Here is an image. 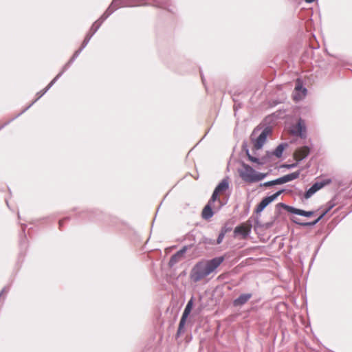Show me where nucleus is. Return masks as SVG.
Segmentation results:
<instances>
[{
    "instance_id": "nucleus-51",
    "label": "nucleus",
    "mask_w": 352,
    "mask_h": 352,
    "mask_svg": "<svg viewBox=\"0 0 352 352\" xmlns=\"http://www.w3.org/2000/svg\"><path fill=\"white\" fill-rule=\"evenodd\" d=\"M6 204H7V206H9V204H8V200H6Z\"/></svg>"
},
{
    "instance_id": "nucleus-12",
    "label": "nucleus",
    "mask_w": 352,
    "mask_h": 352,
    "mask_svg": "<svg viewBox=\"0 0 352 352\" xmlns=\"http://www.w3.org/2000/svg\"><path fill=\"white\" fill-rule=\"evenodd\" d=\"M212 206L213 205L207 203L204 206L201 213V217L204 219L208 220L213 217L214 212L212 210Z\"/></svg>"
},
{
    "instance_id": "nucleus-9",
    "label": "nucleus",
    "mask_w": 352,
    "mask_h": 352,
    "mask_svg": "<svg viewBox=\"0 0 352 352\" xmlns=\"http://www.w3.org/2000/svg\"><path fill=\"white\" fill-rule=\"evenodd\" d=\"M300 174V170H297L296 172H293L290 174L285 175L283 177L277 178V182L278 185L287 183L290 181H293L299 177Z\"/></svg>"
},
{
    "instance_id": "nucleus-40",
    "label": "nucleus",
    "mask_w": 352,
    "mask_h": 352,
    "mask_svg": "<svg viewBox=\"0 0 352 352\" xmlns=\"http://www.w3.org/2000/svg\"><path fill=\"white\" fill-rule=\"evenodd\" d=\"M226 234H225L224 232L220 231L219 234V236L217 237V239L216 241V244H221L225 237V235Z\"/></svg>"
},
{
    "instance_id": "nucleus-32",
    "label": "nucleus",
    "mask_w": 352,
    "mask_h": 352,
    "mask_svg": "<svg viewBox=\"0 0 352 352\" xmlns=\"http://www.w3.org/2000/svg\"><path fill=\"white\" fill-rule=\"evenodd\" d=\"M315 213V211L310 210V211H305L304 210H300V216L305 217H310L313 216Z\"/></svg>"
},
{
    "instance_id": "nucleus-24",
    "label": "nucleus",
    "mask_w": 352,
    "mask_h": 352,
    "mask_svg": "<svg viewBox=\"0 0 352 352\" xmlns=\"http://www.w3.org/2000/svg\"><path fill=\"white\" fill-rule=\"evenodd\" d=\"M218 196H219V193L214 190L213 192H212V196L210 197V199H209V201L208 202V204L213 205L214 203L217 201L219 203V204H220L219 207L218 208L217 210H219L221 208V206H222V204H221V200L218 198Z\"/></svg>"
},
{
    "instance_id": "nucleus-48",
    "label": "nucleus",
    "mask_w": 352,
    "mask_h": 352,
    "mask_svg": "<svg viewBox=\"0 0 352 352\" xmlns=\"http://www.w3.org/2000/svg\"><path fill=\"white\" fill-rule=\"evenodd\" d=\"M186 237H187V238H190V237H193V236H192V234H188L186 235Z\"/></svg>"
},
{
    "instance_id": "nucleus-19",
    "label": "nucleus",
    "mask_w": 352,
    "mask_h": 352,
    "mask_svg": "<svg viewBox=\"0 0 352 352\" xmlns=\"http://www.w3.org/2000/svg\"><path fill=\"white\" fill-rule=\"evenodd\" d=\"M82 51V50L79 48L78 50H76L74 52V54H73L72 58L69 59V60L63 66L64 70H67L70 67V66L75 61V60L78 57V56L80 55V54L81 53Z\"/></svg>"
},
{
    "instance_id": "nucleus-30",
    "label": "nucleus",
    "mask_w": 352,
    "mask_h": 352,
    "mask_svg": "<svg viewBox=\"0 0 352 352\" xmlns=\"http://www.w3.org/2000/svg\"><path fill=\"white\" fill-rule=\"evenodd\" d=\"M155 3L156 6L166 9L167 8V2L166 0H153Z\"/></svg>"
},
{
    "instance_id": "nucleus-8",
    "label": "nucleus",
    "mask_w": 352,
    "mask_h": 352,
    "mask_svg": "<svg viewBox=\"0 0 352 352\" xmlns=\"http://www.w3.org/2000/svg\"><path fill=\"white\" fill-rule=\"evenodd\" d=\"M252 224L247 228H245L243 225H240L236 226L234 230V236H236L240 234L242 236L243 239H246L251 232Z\"/></svg>"
},
{
    "instance_id": "nucleus-35",
    "label": "nucleus",
    "mask_w": 352,
    "mask_h": 352,
    "mask_svg": "<svg viewBox=\"0 0 352 352\" xmlns=\"http://www.w3.org/2000/svg\"><path fill=\"white\" fill-rule=\"evenodd\" d=\"M116 10V8L113 6V2L109 6L107 10L104 12L108 17L113 14V12Z\"/></svg>"
},
{
    "instance_id": "nucleus-7",
    "label": "nucleus",
    "mask_w": 352,
    "mask_h": 352,
    "mask_svg": "<svg viewBox=\"0 0 352 352\" xmlns=\"http://www.w3.org/2000/svg\"><path fill=\"white\" fill-rule=\"evenodd\" d=\"M48 91V89L45 87L44 89H43L42 91L38 92L36 94V96H37V98L31 103L27 107H25L23 111H21L19 113H18L16 116H15L14 118H11L10 120H9L8 121H7L6 122H5L3 124H2L1 126H0V131L3 129L6 126H7L8 124H9L11 122H12L13 120H14L16 118H17L18 117H19L21 115H22L23 113H25L28 109H30L38 99H40L47 91Z\"/></svg>"
},
{
    "instance_id": "nucleus-27",
    "label": "nucleus",
    "mask_w": 352,
    "mask_h": 352,
    "mask_svg": "<svg viewBox=\"0 0 352 352\" xmlns=\"http://www.w3.org/2000/svg\"><path fill=\"white\" fill-rule=\"evenodd\" d=\"M100 24L98 23L97 21H95L94 23L91 27L89 32L87 33L88 35H91V37L96 34V32L98 31V30L100 27Z\"/></svg>"
},
{
    "instance_id": "nucleus-5",
    "label": "nucleus",
    "mask_w": 352,
    "mask_h": 352,
    "mask_svg": "<svg viewBox=\"0 0 352 352\" xmlns=\"http://www.w3.org/2000/svg\"><path fill=\"white\" fill-rule=\"evenodd\" d=\"M331 182V179H325L320 182H315L308 190H307L304 194V197L306 199H309L317 191L320 190L324 186L329 184Z\"/></svg>"
},
{
    "instance_id": "nucleus-15",
    "label": "nucleus",
    "mask_w": 352,
    "mask_h": 352,
    "mask_svg": "<svg viewBox=\"0 0 352 352\" xmlns=\"http://www.w3.org/2000/svg\"><path fill=\"white\" fill-rule=\"evenodd\" d=\"M229 188V180L228 178H224L221 180V182L216 186L214 188V191L218 192L219 194L226 190Z\"/></svg>"
},
{
    "instance_id": "nucleus-46",
    "label": "nucleus",
    "mask_w": 352,
    "mask_h": 352,
    "mask_svg": "<svg viewBox=\"0 0 352 352\" xmlns=\"http://www.w3.org/2000/svg\"><path fill=\"white\" fill-rule=\"evenodd\" d=\"M272 222H271V223H267L265 224V226H266V228H270V227L272 226Z\"/></svg>"
},
{
    "instance_id": "nucleus-28",
    "label": "nucleus",
    "mask_w": 352,
    "mask_h": 352,
    "mask_svg": "<svg viewBox=\"0 0 352 352\" xmlns=\"http://www.w3.org/2000/svg\"><path fill=\"white\" fill-rule=\"evenodd\" d=\"M194 246V243H190L189 245H186L183 246V248L177 251L176 253L180 256L183 257V255L188 250L191 249Z\"/></svg>"
},
{
    "instance_id": "nucleus-18",
    "label": "nucleus",
    "mask_w": 352,
    "mask_h": 352,
    "mask_svg": "<svg viewBox=\"0 0 352 352\" xmlns=\"http://www.w3.org/2000/svg\"><path fill=\"white\" fill-rule=\"evenodd\" d=\"M188 318H186V317H184V316H182L181 319H180V321H179V327H178V329H177V337H179L181 336L182 335H183L185 332V324H186V320H187Z\"/></svg>"
},
{
    "instance_id": "nucleus-6",
    "label": "nucleus",
    "mask_w": 352,
    "mask_h": 352,
    "mask_svg": "<svg viewBox=\"0 0 352 352\" xmlns=\"http://www.w3.org/2000/svg\"><path fill=\"white\" fill-rule=\"evenodd\" d=\"M224 259L223 256H217L204 262L206 269L208 274L214 272V270L223 262Z\"/></svg>"
},
{
    "instance_id": "nucleus-11",
    "label": "nucleus",
    "mask_w": 352,
    "mask_h": 352,
    "mask_svg": "<svg viewBox=\"0 0 352 352\" xmlns=\"http://www.w3.org/2000/svg\"><path fill=\"white\" fill-rule=\"evenodd\" d=\"M292 133L300 138H305L307 137L306 126L301 119L298 120L296 129L292 131Z\"/></svg>"
},
{
    "instance_id": "nucleus-38",
    "label": "nucleus",
    "mask_w": 352,
    "mask_h": 352,
    "mask_svg": "<svg viewBox=\"0 0 352 352\" xmlns=\"http://www.w3.org/2000/svg\"><path fill=\"white\" fill-rule=\"evenodd\" d=\"M299 163H300V162H298V160H297L296 162H295V163H293L291 164H284L281 166V167L286 168L287 169H292V168H296V166H298Z\"/></svg>"
},
{
    "instance_id": "nucleus-2",
    "label": "nucleus",
    "mask_w": 352,
    "mask_h": 352,
    "mask_svg": "<svg viewBox=\"0 0 352 352\" xmlns=\"http://www.w3.org/2000/svg\"><path fill=\"white\" fill-rule=\"evenodd\" d=\"M258 130L259 129L257 128L254 129L251 135V140L252 141L254 147L256 150H259L263 146V144L267 140V135H270L272 131V127L270 126H266L263 129L261 134L256 138H254L253 136Z\"/></svg>"
},
{
    "instance_id": "nucleus-37",
    "label": "nucleus",
    "mask_w": 352,
    "mask_h": 352,
    "mask_svg": "<svg viewBox=\"0 0 352 352\" xmlns=\"http://www.w3.org/2000/svg\"><path fill=\"white\" fill-rule=\"evenodd\" d=\"M232 230V226L229 223H225V225L221 228V231L224 232L225 234L230 232Z\"/></svg>"
},
{
    "instance_id": "nucleus-43",
    "label": "nucleus",
    "mask_w": 352,
    "mask_h": 352,
    "mask_svg": "<svg viewBox=\"0 0 352 352\" xmlns=\"http://www.w3.org/2000/svg\"><path fill=\"white\" fill-rule=\"evenodd\" d=\"M263 226L261 224L258 219L257 218L256 219H255V221H254V227L255 228H258V227H262Z\"/></svg>"
},
{
    "instance_id": "nucleus-16",
    "label": "nucleus",
    "mask_w": 352,
    "mask_h": 352,
    "mask_svg": "<svg viewBox=\"0 0 352 352\" xmlns=\"http://www.w3.org/2000/svg\"><path fill=\"white\" fill-rule=\"evenodd\" d=\"M278 208H283L285 209L288 212L294 214L300 215V209L296 208L294 206H288L284 203H279L277 204Z\"/></svg>"
},
{
    "instance_id": "nucleus-31",
    "label": "nucleus",
    "mask_w": 352,
    "mask_h": 352,
    "mask_svg": "<svg viewBox=\"0 0 352 352\" xmlns=\"http://www.w3.org/2000/svg\"><path fill=\"white\" fill-rule=\"evenodd\" d=\"M274 185H278L276 179L260 184V186H265V187H270V186H272Z\"/></svg>"
},
{
    "instance_id": "nucleus-45",
    "label": "nucleus",
    "mask_w": 352,
    "mask_h": 352,
    "mask_svg": "<svg viewBox=\"0 0 352 352\" xmlns=\"http://www.w3.org/2000/svg\"><path fill=\"white\" fill-rule=\"evenodd\" d=\"M68 219V218H66L65 219H62V220H60L58 223H59V227L60 228L63 226V222L65 221V220H67Z\"/></svg>"
},
{
    "instance_id": "nucleus-33",
    "label": "nucleus",
    "mask_w": 352,
    "mask_h": 352,
    "mask_svg": "<svg viewBox=\"0 0 352 352\" xmlns=\"http://www.w3.org/2000/svg\"><path fill=\"white\" fill-rule=\"evenodd\" d=\"M116 10V8L113 6V2L109 6L107 10L104 12L108 17L113 14V12Z\"/></svg>"
},
{
    "instance_id": "nucleus-14",
    "label": "nucleus",
    "mask_w": 352,
    "mask_h": 352,
    "mask_svg": "<svg viewBox=\"0 0 352 352\" xmlns=\"http://www.w3.org/2000/svg\"><path fill=\"white\" fill-rule=\"evenodd\" d=\"M310 153V148L308 146H303L298 148L297 151L296 155H298V162H301L304 159H305Z\"/></svg>"
},
{
    "instance_id": "nucleus-49",
    "label": "nucleus",
    "mask_w": 352,
    "mask_h": 352,
    "mask_svg": "<svg viewBox=\"0 0 352 352\" xmlns=\"http://www.w3.org/2000/svg\"><path fill=\"white\" fill-rule=\"evenodd\" d=\"M303 91H304L305 93H306V92H307V89H306L305 87H304V88H303Z\"/></svg>"
},
{
    "instance_id": "nucleus-10",
    "label": "nucleus",
    "mask_w": 352,
    "mask_h": 352,
    "mask_svg": "<svg viewBox=\"0 0 352 352\" xmlns=\"http://www.w3.org/2000/svg\"><path fill=\"white\" fill-rule=\"evenodd\" d=\"M252 296L251 293L241 294L238 298H235L233 302L234 307H241L244 305Z\"/></svg>"
},
{
    "instance_id": "nucleus-25",
    "label": "nucleus",
    "mask_w": 352,
    "mask_h": 352,
    "mask_svg": "<svg viewBox=\"0 0 352 352\" xmlns=\"http://www.w3.org/2000/svg\"><path fill=\"white\" fill-rule=\"evenodd\" d=\"M181 259H182V257H180L177 253H175L170 258V260H169V262H168L169 267H173Z\"/></svg>"
},
{
    "instance_id": "nucleus-36",
    "label": "nucleus",
    "mask_w": 352,
    "mask_h": 352,
    "mask_svg": "<svg viewBox=\"0 0 352 352\" xmlns=\"http://www.w3.org/2000/svg\"><path fill=\"white\" fill-rule=\"evenodd\" d=\"M91 38H92L91 35L87 34L84 41H82V45L80 48L83 50V49L85 48V47L89 43V42Z\"/></svg>"
},
{
    "instance_id": "nucleus-44",
    "label": "nucleus",
    "mask_w": 352,
    "mask_h": 352,
    "mask_svg": "<svg viewBox=\"0 0 352 352\" xmlns=\"http://www.w3.org/2000/svg\"><path fill=\"white\" fill-rule=\"evenodd\" d=\"M9 290V287H4L2 290L0 292V297L4 292H7Z\"/></svg>"
},
{
    "instance_id": "nucleus-29",
    "label": "nucleus",
    "mask_w": 352,
    "mask_h": 352,
    "mask_svg": "<svg viewBox=\"0 0 352 352\" xmlns=\"http://www.w3.org/2000/svg\"><path fill=\"white\" fill-rule=\"evenodd\" d=\"M26 227V225L23 224L22 225V232H23V236H21L19 244L21 246H25V240H26V236L25 234V228Z\"/></svg>"
},
{
    "instance_id": "nucleus-41",
    "label": "nucleus",
    "mask_w": 352,
    "mask_h": 352,
    "mask_svg": "<svg viewBox=\"0 0 352 352\" xmlns=\"http://www.w3.org/2000/svg\"><path fill=\"white\" fill-rule=\"evenodd\" d=\"M233 100L234 102V111L236 112L239 108L241 107V103L239 102L237 100H236L234 98H233Z\"/></svg>"
},
{
    "instance_id": "nucleus-22",
    "label": "nucleus",
    "mask_w": 352,
    "mask_h": 352,
    "mask_svg": "<svg viewBox=\"0 0 352 352\" xmlns=\"http://www.w3.org/2000/svg\"><path fill=\"white\" fill-rule=\"evenodd\" d=\"M292 221L294 223L298 224L299 226H301L302 227H308V226H311H311H316L320 221V220H319L318 218H317L314 221H310V222H300V221H298L296 219H292Z\"/></svg>"
},
{
    "instance_id": "nucleus-42",
    "label": "nucleus",
    "mask_w": 352,
    "mask_h": 352,
    "mask_svg": "<svg viewBox=\"0 0 352 352\" xmlns=\"http://www.w3.org/2000/svg\"><path fill=\"white\" fill-rule=\"evenodd\" d=\"M108 18V16L103 13V14L96 21L100 25Z\"/></svg>"
},
{
    "instance_id": "nucleus-50",
    "label": "nucleus",
    "mask_w": 352,
    "mask_h": 352,
    "mask_svg": "<svg viewBox=\"0 0 352 352\" xmlns=\"http://www.w3.org/2000/svg\"><path fill=\"white\" fill-rule=\"evenodd\" d=\"M300 88H302V86H298V87H296V89H300Z\"/></svg>"
},
{
    "instance_id": "nucleus-1",
    "label": "nucleus",
    "mask_w": 352,
    "mask_h": 352,
    "mask_svg": "<svg viewBox=\"0 0 352 352\" xmlns=\"http://www.w3.org/2000/svg\"><path fill=\"white\" fill-rule=\"evenodd\" d=\"M240 164L242 168H239L238 173L240 177L245 182L253 183L259 182L265 179L267 175V173H256L251 166L245 164L244 162H241Z\"/></svg>"
},
{
    "instance_id": "nucleus-52",
    "label": "nucleus",
    "mask_w": 352,
    "mask_h": 352,
    "mask_svg": "<svg viewBox=\"0 0 352 352\" xmlns=\"http://www.w3.org/2000/svg\"><path fill=\"white\" fill-rule=\"evenodd\" d=\"M201 80H202V81H203V82L204 81V77H203V76H202V75H201Z\"/></svg>"
},
{
    "instance_id": "nucleus-23",
    "label": "nucleus",
    "mask_w": 352,
    "mask_h": 352,
    "mask_svg": "<svg viewBox=\"0 0 352 352\" xmlns=\"http://www.w3.org/2000/svg\"><path fill=\"white\" fill-rule=\"evenodd\" d=\"M193 305V297H192L188 302L182 316L188 318L192 310Z\"/></svg>"
},
{
    "instance_id": "nucleus-26",
    "label": "nucleus",
    "mask_w": 352,
    "mask_h": 352,
    "mask_svg": "<svg viewBox=\"0 0 352 352\" xmlns=\"http://www.w3.org/2000/svg\"><path fill=\"white\" fill-rule=\"evenodd\" d=\"M66 71L67 70H64V67H63L61 72L58 75H56V76L49 83L46 88L49 90Z\"/></svg>"
},
{
    "instance_id": "nucleus-4",
    "label": "nucleus",
    "mask_w": 352,
    "mask_h": 352,
    "mask_svg": "<svg viewBox=\"0 0 352 352\" xmlns=\"http://www.w3.org/2000/svg\"><path fill=\"white\" fill-rule=\"evenodd\" d=\"M285 191V189H280L276 192L274 193L273 195L264 197L261 200V201L257 205L255 209V212L261 213V212H263L270 204H271L272 201L276 199L277 197Z\"/></svg>"
},
{
    "instance_id": "nucleus-39",
    "label": "nucleus",
    "mask_w": 352,
    "mask_h": 352,
    "mask_svg": "<svg viewBox=\"0 0 352 352\" xmlns=\"http://www.w3.org/2000/svg\"><path fill=\"white\" fill-rule=\"evenodd\" d=\"M202 243H204V244H206V245H214L216 244V242L214 240L210 239V238H208V237H204L202 239Z\"/></svg>"
},
{
    "instance_id": "nucleus-17",
    "label": "nucleus",
    "mask_w": 352,
    "mask_h": 352,
    "mask_svg": "<svg viewBox=\"0 0 352 352\" xmlns=\"http://www.w3.org/2000/svg\"><path fill=\"white\" fill-rule=\"evenodd\" d=\"M287 146H288L287 143H281L276 148L274 151H272V153L274 154V155L278 158H280L282 157L283 151Z\"/></svg>"
},
{
    "instance_id": "nucleus-21",
    "label": "nucleus",
    "mask_w": 352,
    "mask_h": 352,
    "mask_svg": "<svg viewBox=\"0 0 352 352\" xmlns=\"http://www.w3.org/2000/svg\"><path fill=\"white\" fill-rule=\"evenodd\" d=\"M335 205L336 204L333 199L329 201L327 203V208L324 210H323V212L318 217L319 220L321 221L324 217V216L335 206Z\"/></svg>"
},
{
    "instance_id": "nucleus-13",
    "label": "nucleus",
    "mask_w": 352,
    "mask_h": 352,
    "mask_svg": "<svg viewBox=\"0 0 352 352\" xmlns=\"http://www.w3.org/2000/svg\"><path fill=\"white\" fill-rule=\"evenodd\" d=\"M242 149L245 151L248 160L252 162H259L261 160L258 157L252 156L250 153L248 143L247 141H243L242 143Z\"/></svg>"
},
{
    "instance_id": "nucleus-34",
    "label": "nucleus",
    "mask_w": 352,
    "mask_h": 352,
    "mask_svg": "<svg viewBox=\"0 0 352 352\" xmlns=\"http://www.w3.org/2000/svg\"><path fill=\"white\" fill-rule=\"evenodd\" d=\"M116 10V8L113 6V2L109 6L107 10L104 12L108 17L113 14V12Z\"/></svg>"
},
{
    "instance_id": "nucleus-20",
    "label": "nucleus",
    "mask_w": 352,
    "mask_h": 352,
    "mask_svg": "<svg viewBox=\"0 0 352 352\" xmlns=\"http://www.w3.org/2000/svg\"><path fill=\"white\" fill-rule=\"evenodd\" d=\"M272 151H267L264 156H263L261 158H259L261 161L259 162L255 163L258 165H264L270 162V159L273 155H274V154H272Z\"/></svg>"
},
{
    "instance_id": "nucleus-47",
    "label": "nucleus",
    "mask_w": 352,
    "mask_h": 352,
    "mask_svg": "<svg viewBox=\"0 0 352 352\" xmlns=\"http://www.w3.org/2000/svg\"><path fill=\"white\" fill-rule=\"evenodd\" d=\"M316 0H305V1L307 3H313L314 1H315Z\"/></svg>"
},
{
    "instance_id": "nucleus-3",
    "label": "nucleus",
    "mask_w": 352,
    "mask_h": 352,
    "mask_svg": "<svg viewBox=\"0 0 352 352\" xmlns=\"http://www.w3.org/2000/svg\"><path fill=\"white\" fill-rule=\"evenodd\" d=\"M208 275L206 269L205 263L199 261L197 263L191 270L190 276L193 282L197 283Z\"/></svg>"
}]
</instances>
